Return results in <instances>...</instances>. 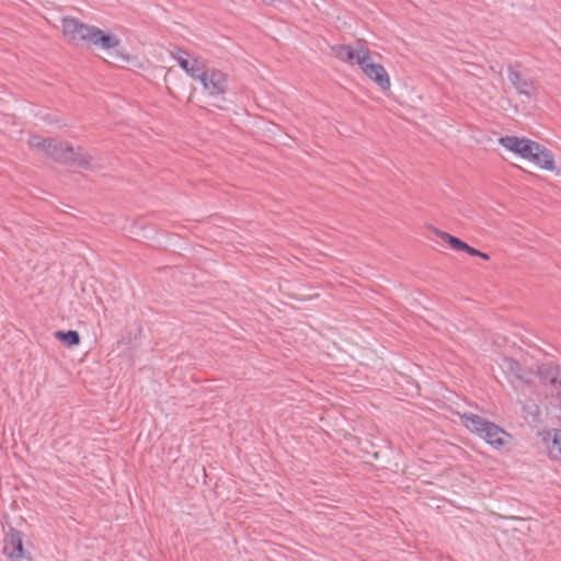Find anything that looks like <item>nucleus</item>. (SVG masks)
I'll return each mask as SVG.
<instances>
[{"mask_svg":"<svg viewBox=\"0 0 561 561\" xmlns=\"http://www.w3.org/2000/svg\"><path fill=\"white\" fill-rule=\"evenodd\" d=\"M65 41L77 47H95L102 50L116 48L121 41L94 25L85 24L77 18L64 16L61 20Z\"/></svg>","mask_w":561,"mask_h":561,"instance_id":"nucleus-1","label":"nucleus"},{"mask_svg":"<svg viewBox=\"0 0 561 561\" xmlns=\"http://www.w3.org/2000/svg\"><path fill=\"white\" fill-rule=\"evenodd\" d=\"M463 425L471 432L482 437L488 444L500 448L504 445L506 433L496 424L484 420L483 417L465 413L461 415Z\"/></svg>","mask_w":561,"mask_h":561,"instance_id":"nucleus-2","label":"nucleus"},{"mask_svg":"<svg viewBox=\"0 0 561 561\" xmlns=\"http://www.w3.org/2000/svg\"><path fill=\"white\" fill-rule=\"evenodd\" d=\"M47 157L62 163L76 162L82 168H89L91 164V157L88 153L82 152L80 148L76 152L69 144L53 142Z\"/></svg>","mask_w":561,"mask_h":561,"instance_id":"nucleus-3","label":"nucleus"},{"mask_svg":"<svg viewBox=\"0 0 561 561\" xmlns=\"http://www.w3.org/2000/svg\"><path fill=\"white\" fill-rule=\"evenodd\" d=\"M196 80L202 83L205 91L211 96L224 94L228 88L227 76L216 69H206L204 67Z\"/></svg>","mask_w":561,"mask_h":561,"instance_id":"nucleus-4","label":"nucleus"},{"mask_svg":"<svg viewBox=\"0 0 561 561\" xmlns=\"http://www.w3.org/2000/svg\"><path fill=\"white\" fill-rule=\"evenodd\" d=\"M359 67L365 76L373 80L381 90L386 91L390 88V78L387 70L382 65L371 61L369 50L366 55H362Z\"/></svg>","mask_w":561,"mask_h":561,"instance_id":"nucleus-5","label":"nucleus"},{"mask_svg":"<svg viewBox=\"0 0 561 561\" xmlns=\"http://www.w3.org/2000/svg\"><path fill=\"white\" fill-rule=\"evenodd\" d=\"M499 142L507 150L519 154L522 158L530 161L534 152L539 150V144L527 138L516 136H505L499 139Z\"/></svg>","mask_w":561,"mask_h":561,"instance_id":"nucleus-6","label":"nucleus"},{"mask_svg":"<svg viewBox=\"0 0 561 561\" xmlns=\"http://www.w3.org/2000/svg\"><path fill=\"white\" fill-rule=\"evenodd\" d=\"M3 553L11 561H28L31 559L24 551L21 531L10 528L4 538Z\"/></svg>","mask_w":561,"mask_h":561,"instance_id":"nucleus-7","label":"nucleus"},{"mask_svg":"<svg viewBox=\"0 0 561 561\" xmlns=\"http://www.w3.org/2000/svg\"><path fill=\"white\" fill-rule=\"evenodd\" d=\"M170 55L178 61L179 66L195 80L205 67L202 60L191 57L190 54L182 48L173 47L170 50Z\"/></svg>","mask_w":561,"mask_h":561,"instance_id":"nucleus-8","label":"nucleus"},{"mask_svg":"<svg viewBox=\"0 0 561 561\" xmlns=\"http://www.w3.org/2000/svg\"><path fill=\"white\" fill-rule=\"evenodd\" d=\"M499 365L503 373L511 378L512 383H514L513 378L516 381L530 382L531 377L535 375L531 368L523 367L517 360L511 357H503Z\"/></svg>","mask_w":561,"mask_h":561,"instance_id":"nucleus-9","label":"nucleus"},{"mask_svg":"<svg viewBox=\"0 0 561 561\" xmlns=\"http://www.w3.org/2000/svg\"><path fill=\"white\" fill-rule=\"evenodd\" d=\"M331 50L341 61L347 64H357L359 66L362 55H366L369 49L365 47L360 42H358L356 46L333 45Z\"/></svg>","mask_w":561,"mask_h":561,"instance_id":"nucleus-10","label":"nucleus"},{"mask_svg":"<svg viewBox=\"0 0 561 561\" xmlns=\"http://www.w3.org/2000/svg\"><path fill=\"white\" fill-rule=\"evenodd\" d=\"M507 77L512 85L516 89L517 93L530 98L536 90L535 82L529 78H523L522 75L508 67Z\"/></svg>","mask_w":561,"mask_h":561,"instance_id":"nucleus-11","label":"nucleus"},{"mask_svg":"<svg viewBox=\"0 0 561 561\" xmlns=\"http://www.w3.org/2000/svg\"><path fill=\"white\" fill-rule=\"evenodd\" d=\"M542 443L551 458L561 459V430H549L543 432Z\"/></svg>","mask_w":561,"mask_h":561,"instance_id":"nucleus-12","label":"nucleus"},{"mask_svg":"<svg viewBox=\"0 0 561 561\" xmlns=\"http://www.w3.org/2000/svg\"><path fill=\"white\" fill-rule=\"evenodd\" d=\"M531 162L539 165L542 169L552 171L554 170V160L550 150L539 144V150L534 152L530 159Z\"/></svg>","mask_w":561,"mask_h":561,"instance_id":"nucleus-13","label":"nucleus"},{"mask_svg":"<svg viewBox=\"0 0 561 561\" xmlns=\"http://www.w3.org/2000/svg\"><path fill=\"white\" fill-rule=\"evenodd\" d=\"M28 145L32 149H35L47 157V153L53 145V141L50 139L34 135L30 137Z\"/></svg>","mask_w":561,"mask_h":561,"instance_id":"nucleus-14","label":"nucleus"},{"mask_svg":"<svg viewBox=\"0 0 561 561\" xmlns=\"http://www.w3.org/2000/svg\"><path fill=\"white\" fill-rule=\"evenodd\" d=\"M436 234L445 242L449 244V247L455 251H465L468 248V244L460 239L444 232L436 230Z\"/></svg>","mask_w":561,"mask_h":561,"instance_id":"nucleus-15","label":"nucleus"},{"mask_svg":"<svg viewBox=\"0 0 561 561\" xmlns=\"http://www.w3.org/2000/svg\"><path fill=\"white\" fill-rule=\"evenodd\" d=\"M56 336L58 340H60L61 342L69 346L77 345L80 342L79 333L72 330L67 332L57 331Z\"/></svg>","mask_w":561,"mask_h":561,"instance_id":"nucleus-16","label":"nucleus"},{"mask_svg":"<svg viewBox=\"0 0 561 561\" xmlns=\"http://www.w3.org/2000/svg\"><path fill=\"white\" fill-rule=\"evenodd\" d=\"M538 374L542 376L546 380L549 379V382L553 387H560L561 388V370L558 369L556 374L552 371L546 370L543 371L542 368L538 369Z\"/></svg>","mask_w":561,"mask_h":561,"instance_id":"nucleus-17","label":"nucleus"},{"mask_svg":"<svg viewBox=\"0 0 561 561\" xmlns=\"http://www.w3.org/2000/svg\"><path fill=\"white\" fill-rule=\"evenodd\" d=\"M465 252H467L468 254H470L472 256H479V254H480L479 250H477V249H474V248H472L470 245H468V248L465 249Z\"/></svg>","mask_w":561,"mask_h":561,"instance_id":"nucleus-18","label":"nucleus"},{"mask_svg":"<svg viewBox=\"0 0 561 561\" xmlns=\"http://www.w3.org/2000/svg\"><path fill=\"white\" fill-rule=\"evenodd\" d=\"M479 257H482L484 260H489L490 256H489V254L480 251Z\"/></svg>","mask_w":561,"mask_h":561,"instance_id":"nucleus-19","label":"nucleus"}]
</instances>
